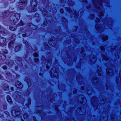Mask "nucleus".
Listing matches in <instances>:
<instances>
[{
	"label": "nucleus",
	"instance_id": "nucleus-1",
	"mask_svg": "<svg viewBox=\"0 0 121 121\" xmlns=\"http://www.w3.org/2000/svg\"><path fill=\"white\" fill-rule=\"evenodd\" d=\"M11 15L10 17V20L13 23H16V22L17 21V20L20 18V15L19 14L11 13L10 14V15Z\"/></svg>",
	"mask_w": 121,
	"mask_h": 121
},
{
	"label": "nucleus",
	"instance_id": "nucleus-2",
	"mask_svg": "<svg viewBox=\"0 0 121 121\" xmlns=\"http://www.w3.org/2000/svg\"><path fill=\"white\" fill-rule=\"evenodd\" d=\"M31 4L32 7V12H33L36 11V6L37 5V3L35 0H32L31 2Z\"/></svg>",
	"mask_w": 121,
	"mask_h": 121
},
{
	"label": "nucleus",
	"instance_id": "nucleus-3",
	"mask_svg": "<svg viewBox=\"0 0 121 121\" xmlns=\"http://www.w3.org/2000/svg\"><path fill=\"white\" fill-rule=\"evenodd\" d=\"M19 2V7L21 9L24 8L27 4L26 0H20Z\"/></svg>",
	"mask_w": 121,
	"mask_h": 121
},
{
	"label": "nucleus",
	"instance_id": "nucleus-4",
	"mask_svg": "<svg viewBox=\"0 0 121 121\" xmlns=\"http://www.w3.org/2000/svg\"><path fill=\"white\" fill-rule=\"evenodd\" d=\"M51 75L52 76L56 77V76L58 73H57V71L56 68H54L51 71Z\"/></svg>",
	"mask_w": 121,
	"mask_h": 121
},
{
	"label": "nucleus",
	"instance_id": "nucleus-5",
	"mask_svg": "<svg viewBox=\"0 0 121 121\" xmlns=\"http://www.w3.org/2000/svg\"><path fill=\"white\" fill-rule=\"evenodd\" d=\"M12 115L14 117H16L19 115L20 113V111L17 110H13L11 112Z\"/></svg>",
	"mask_w": 121,
	"mask_h": 121
},
{
	"label": "nucleus",
	"instance_id": "nucleus-6",
	"mask_svg": "<svg viewBox=\"0 0 121 121\" xmlns=\"http://www.w3.org/2000/svg\"><path fill=\"white\" fill-rule=\"evenodd\" d=\"M5 39L3 38L2 37L0 38V45L1 46H4L6 45Z\"/></svg>",
	"mask_w": 121,
	"mask_h": 121
},
{
	"label": "nucleus",
	"instance_id": "nucleus-7",
	"mask_svg": "<svg viewBox=\"0 0 121 121\" xmlns=\"http://www.w3.org/2000/svg\"><path fill=\"white\" fill-rule=\"evenodd\" d=\"M94 4V5L96 7V6L95 5L96 3H98V4H100V6H102V2L103 0H92Z\"/></svg>",
	"mask_w": 121,
	"mask_h": 121
},
{
	"label": "nucleus",
	"instance_id": "nucleus-8",
	"mask_svg": "<svg viewBox=\"0 0 121 121\" xmlns=\"http://www.w3.org/2000/svg\"><path fill=\"white\" fill-rule=\"evenodd\" d=\"M90 59L91 61L92 62H95L96 60V57L94 55H91L90 57Z\"/></svg>",
	"mask_w": 121,
	"mask_h": 121
},
{
	"label": "nucleus",
	"instance_id": "nucleus-9",
	"mask_svg": "<svg viewBox=\"0 0 121 121\" xmlns=\"http://www.w3.org/2000/svg\"><path fill=\"white\" fill-rule=\"evenodd\" d=\"M49 44L52 46H54L56 44L55 41L53 40V39H51L48 42Z\"/></svg>",
	"mask_w": 121,
	"mask_h": 121
},
{
	"label": "nucleus",
	"instance_id": "nucleus-10",
	"mask_svg": "<svg viewBox=\"0 0 121 121\" xmlns=\"http://www.w3.org/2000/svg\"><path fill=\"white\" fill-rule=\"evenodd\" d=\"M106 72L108 73L110 75H112L113 74V71L112 69H107L106 70Z\"/></svg>",
	"mask_w": 121,
	"mask_h": 121
},
{
	"label": "nucleus",
	"instance_id": "nucleus-11",
	"mask_svg": "<svg viewBox=\"0 0 121 121\" xmlns=\"http://www.w3.org/2000/svg\"><path fill=\"white\" fill-rule=\"evenodd\" d=\"M15 85L17 87L19 88H22V85L21 82H16Z\"/></svg>",
	"mask_w": 121,
	"mask_h": 121
},
{
	"label": "nucleus",
	"instance_id": "nucleus-12",
	"mask_svg": "<svg viewBox=\"0 0 121 121\" xmlns=\"http://www.w3.org/2000/svg\"><path fill=\"white\" fill-rule=\"evenodd\" d=\"M16 28V25L14 24H12L11 25L10 27V29L12 30H15Z\"/></svg>",
	"mask_w": 121,
	"mask_h": 121
},
{
	"label": "nucleus",
	"instance_id": "nucleus-13",
	"mask_svg": "<svg viewBox=\"0 0 121 121\" xmlns=\"http://www.w3.org/2000/svg\"><path fill=\"white\" fill-rule=\"evenodd\" d=\"M30 27V28H32L33 29H36L37 28V26L33 25L32 23H29V24Z\"/></svg>",
	"mask_w": 121,
	"mask_h": 121
},
{
	"label": "nucleus",
	"instance_id": "nucleus-14",
	"mask_svg": "<svg viewBox=\"0 0 121 121\" xmlns=\"http://www.w3.org/2000/svg\"><path fill=\"white\" fill-rule=\"evenodd\" d=\"M5 58V56L3 53L0 54V59H4Z\"/></svg>",
	"mask_w": 121,
	"mask_h": 121
},
{
	"label": "nucleus",
	"instance_id": "nucleus-15",
	"mask_svg": "<svg viewBox=\"0 0 121 121\" xmlns=\"http://www.w3.org/2000/svg\"><path fill=\"white\" fill-rule=\"evenodd\" d=\"M95 27L97 30L98 31H99L101 29L100 26V25L96 24L95 26Z\"/></svg>",
	"mask_w": 121,
	"mask_h": 121
},
{
	"label": "nucleus",
	"instance_id": "nucleus-16",
	"mask_svg": "<svg viewBox=\"0 0 121 121\" xmlns=\"http://www.w3.org/2000/svg\"><path fill=\"white\" fill-rule=\"evenodd\" d=\"M7 101L11 103L12 102V101L11 99V97L9 95H8L7 96Z\"/></svg>",
	"mask_w": 121,
	"mask_h": 121
},
{
	"label": "nucleus",
	"instance_id": "nucleus-17",
	"mask_svg": "<svg viewBox=\"0 0 121 121\" xmlns=\"http://www.w3.org/2000/svg\"><path fill=\"white\" fill-rule=\"evenodd\" d=\"M96 98L95 97H94L91 100V104L94 106V105L93 104V101H94V102L95 103L96 102Z\"/></svg>",
	"mask_w": 121,
	"mask_h": 121
},
{
	"label": "nucleus",
	"instance_id": "nucleus-18",
	"mask_svg": "<svg viewBox=\"0 0 121 121\" xmlns=\"http://www.w3.org/2000/svg\"><path fill=\"white\" fill-rule=\"evenodd\" d=\"M13 46L14 44L13 41H11L9 43V48L10 47H13Z\"/></svg>",
	"mask_w": 121,
	"mask_h": 121
},
{
	"label": "nucleus",
	"instance_id": "nucleus-19",
	"mask_svg": "<svg viewBox=\"0 0 121 121\" xmlns=\"http://www.w3.org/2000/svg\"><path fill=\"white\" fill-rule=\"evenodd\" d=\"M20 48V46H17L15 48V51L16 52H17L19 50Z\"/></svg>",
	"mask_w": 121,
	"mask_h": 121
},
{
	"label": "nucleus",
	"instance_id": "nucleus-20",
	"mask_svg": "<svg viewBox=\"0 0 121 121\" xmlns=\"http://www.w3.org/2000/svg\"><path fill=\"white\" fill-rule=\"evenodd\" d=\"M103 60H108L109 58L106 55H103Z\"/></svg>",
	"mask_w": 121,
	"mask_h": 121
},
{
	"label": "nucleus",
	"instance_id": "nucleus-21",
	"mask_svg": "<svg viewBox=\"0 0 121 121\" xmlns=\"http://www.w3.org/2000/svg\"><path fill=\"white\" fill-rule=\"evenodd\" d=\"M8 62H6V63L8 65H12L13 63V61L12 60H10L9 61H8Z\"/></svg>",
	"mask_w": 121,
	"mask_h": 121
},
{
	"label": "nucleus",
	"instance_id": "nucleus-22",
	"mask_svg": "<svg viewBox=\"0 0 121 121\" xmlns=\"http://www.w3.org/2000/svg\"><path fill=\"white\" fill-rule=\"evenodd\" d=\"M9 88L8 86L7 85H4V89L5 90H7L9 89Z\"/></svg>",
	"mask_w": 121,
	"mask_h": 121
},
{
	"label": "nucleus",
	"instance_id": "nucleus-23",
	"mask_svg": "<svg viewBox=\"0 0 121 121\" xmlns=\"http://www.w3.org/2000/svg\"><path fill=\"white\" fill-rule=\"evenodd\" d=\"M93 79V82L95 84L97 83V78L96 77H95V78H94Z\"/></svg>",
	"mask_w": 121,
	"mask_h": 121
},
{
	"label": "nucleus",
	"instance_id": "nucleus-24",
	"mask_svg": "<svg viewBox=\"0 0 121 121\" xmlns=\"http://www.w3.org/2000/svg\"><path fill=\"white\" fill-rule=\"evenodd\" d=\"M102 38L103 40L105 41L108 39V37L107 36H104L102 37Z\"/></svg>",
	"mask_w": 121,
	"mask_h": 121
},
{
	"label": "nucleus",
	"instance_id": "nucleus-25",
	"mask_svg": "<svg viewBox=\"0 0 121 121\" xmlns=\"http://www.w3.org/2000/svg\"><path fill=\"white\" fill-rule=\"evenodd\" d=\"M3 30V28L1 27V26H0V33H4V31Z\"/></svg>",
	"mask_w": 121,
	"mask_h": 121
},
{
	"label": "nucleus",
	"instance_id": "nucleus-26",
	"mask_svg": "<svg viewBox=\"0 0 121 121\" xmlns=\"http://www.w3.org/2000/svg\"><path fill=\"white\" fill-rule=\"evenodd\" d=\"M87 94L89 95L91 94L92 93V91L91 90H88L87 91Z\"/></svg>",
	"mask_w": 121,
	"mask_h": 121
},
{
	"label": "nucleus",
	"instance_id": "nucleus-27",
	"mask_svg": "<svg viewBox=\"0 0 121 121\" xmlns=\"http://www.w3.org/2000/svg\"><path fill=\"white\" fill-rule=\"evenodd\" d=\"M47 61L48 63V64H51L52 62V59L50 58L49 59H48V60H47L46 61Z\"/></svg>",
	"mask_w": 121,
	"mask_h": 121
},
{
	"label": "nucleus",
	"instance_id": "nucleus-28",
	"mask_svg": "<svg viewBox=\"0 0 121 121\" xmlns=\"http://www.w3.org/2000/svg\"><path fill=\"white\" fill-rule=\"evenodd\" d=\"M23 117L25 118H27L28 117L26 113H25L24 114Z\"/></svg>",
	"mask_w": 121,
	"mask_h": 121
},
{
	"label": "nucleus",
	"instance_id": "nucleus-29",
	"mask_svg": "<svg viewBox=\"0 0 121 121\" xmlns=\"http://www.w3.org/2000/svg\"><path fill=\"white\" fill-rule=\"evenodd\" d=\"M100 48L103 51V52L104 51L105 48L103 46L100 47Z\"/></svg>",
	"mask_w": 121,
	"mask_h": 121
},
{
	"label": "nucleus",
	"instance_id": "nucleus-30",
	"mask_svg": "<svg viewBox=\"0 0 121 121\" xmlns=\"http://www.w3.org/2000/svg\"><path fill=\"white\" fill-rule=\"evenodd\" d=\"M98 72H101V69L100 67L99 66L98 67Z\"/></svg>",
	"mask_w": 121,
	"mask_h": 121
},
{
	"label": "nucleus",
	"instance_id": "nucleus-31",
	"mask_svg": "<svg viewBox=\"0 0 121 121\" xmlns=\"http://www.w3.org/2000/svg\"><path fill=\"white\" fill-rule=\"evenodd\" d=\"M8 12H5L4 13V17H7V14H8Z\"/></svg>",
	"mask_w": 121,
	"mask_h": 121
},
{
	"label": "nucleus",
	"instance_id": "nucleus-32",
	"mask_svg": "<svg viewBox=\"0 0 121 121\" xmlns=\"http://www.w3.org/2000/svg\"><path fill=\"white\" fill-rule=\"evenodd\" d=\"M19 26H22L23 25V23L22 21H21L20 23L18 24Z\"/></svg>",
	"mask_w": 121,
	"mask_h": 121
},
{
	"label": "nucleus",
	"instance_id": "nucleus-33",
	"mask_svg": "<svg viewBox=\"0 0 121 121\" xmlns=\"http://www.w3.org/2000/svg\"><path fill=\"white\" fill-rule=\"evenodd\" d=\"M21 94L22 93L21 92H19L17 94V96L18 97V96H19V97H20L21 96Z\"/></svg>",
	"mask_w": 121,
	"mask_h": 121
},
{
	"label": "nucleus",
	"instance_id": "nucleus-34",
	"mask_svg": "<svg viewBox=\"0 0 121 121\" xmlns=\"http://www.w3.org/2000/svg\"><path fill=\"white\" fill-rule=\"evenodd\" d=\"M43 24L44 26L46 25L47 24V22L46 21H45L43 23Z\"/></svg>",
	"mask_w": 121,
	"mask_h": 121
},
{
	"label": "nucleus",
	"instance_id": "nucleus-35",
	"mask_svg": "<svg viewBox=\"0 0 121 121\" xmlns=\"http://www.w3.org/2000/svg\"><path fill=\"white\" fill-rule=\"evenodd\" d=\"M38 56V54L37 53H35L34 54V56L35 57H36Z\"/></svg>",
	"mask_w": 121,
	"mask_h": 121
},
{
	"label": "nucleus",
	"instance_id": "nucleus-36",
	"mask_svg": "<svg viewBox=\"0 0 121 121\" xmlns=\"http://www.w3.org/2000/svg\"><path fill=\"white\" fill-rule=\"evenodd\" d=\"M100 21V19L98 18H97L95 20V21L96 22H99Z\"/></svg>",
	"mask_w": 121,
	"mask_h": 121
},
{
	"label": "nucleus",
	"instance_id": "nucleus-37",
	"mask_svg": "<svg viewBox=\"0 0 121 121\" xmlns=\"http://www.w3.org/2000/svg\"><path fill=\"white\" fill-rule=\"evenodd\" d=\"M104 14L103 13V12H101L99 13V15L101 16H102Z\"/></svg>",
	"mask_w": 121,
	"mask_h": 121
},
{
	"label": "nucleus",
	"instance_id": "nucleus-38",
	"mask_svg": "<svg viewBox=\"0 0 121 121\" xmlns=\"http://www.w3.org/2000/svg\"><path fill=\"white\" fill-rule=\"evenodd\" d=\"M81 52H84V49L83 48H82L81 49Z\"/></svg>",
	"mask_w": 121,
	"mask_h": 121
},
{
	"label": "nucleus",
	"instance_id": "nucleus-39",
	"mask_svg": "<svg viewBox=\"0 0 121 121\" xmlns=\"http://www.w3.org/2000/svg\"><path fill=\"white\" fill-rule=\"evenodd\" d=\"M36 62H37L39 61V59L38 58H35L34 60Z\"/></svg>",
	"mask_w": 121,
	"mask_h": 121
},
{
	"label": "nucleus",
	"instance_id": "nucleus-40",
	"mask_svg": "<svg viewBox=\"0 0 121 121\" xmlns=\"http://www.w3.org/2000/svg\"><path fill=\"white\" fill-rule=\"evenodd\" d=\"M67 11L68 12H71V9L69 8H68L67 9Z\"/></svg>",
	"mask_w": 121,
	"mask_h": 121
},
{
	"label": "nucleus",
	"instance_id": "nucleus-41",
	"mask_svg": "<svg viewBox=\"0 0 121 121\" xmlns=\"http://www.w3.org/2000/svg\"><path fill=\"white\" fill-rule=\"evenodd\" d=\"M119 76L120 78V80H121V71H120L119 73Z\"/></svg>",
	"mask_w": 121,
	"mask_h": 121
},
{
	"label": "nucleus",
	"instance_id": "nucleus-42",
	"mask_svg": "<svg viewBox=\"0 0 121 121\" xmlns=\"http://www.w3.org/2000/svg\"><path fill=\"white\" fill-rule=\"evenodd\" d=\"M115 117V115H112L111 116V118L112 119H113Z\"/></svg>",
	"mask_w": 121,
	"mask_h": 121
},
{
	"label": "nucleus",
	"instance_id": "nucleus-43",
	"mask_svg": "<svg viewBox=\"0 0 121 121\" xmlns=\"http://www.w3.org/2000/svg\"><path fill=\"white\" fill-rule=\"evenodd\" d=\"M3 68L4 69H7V67L6 66H4L3 67Z\"/></svg>",
	"mask_w": 121,
	"mask_h": 121
},
{
	"label": "nucleus",
	"instance_id": "nucleus-44",
	"mask_svg": "<svg viewBox=\"0 0 121 121\" xmlns=\"http://www.w3.org/2000/svg\"><path fill=\"white\" fill-rule=\"evenodd\" d=\"M60 12L61 13H63L64 12V10L63 9H61L60 10Z\"/></svg>",
	"mask_w": 121,
	"mask_h": 121
},
{
	"label": "nucleus",
	"instance_id": "nucleus-45",
	"mask_svg": "<svg viewBox=\"0 0 121 121\" xmlns=\"http://www.w3.org/2000/svg\"><path fill=\"white\" fill-rule=\"evenodd\" d=\"M77 92V90H74L73 91V93L74 94L76 93Z\"/></svg>",
	"mask_w": 121,
	"mask_h": 121
},
{
	"label": "nucleus",
	"instance_id": "nucleus-46",
	"mask_svg": "<svg viewBox=\"0 0 121 121\" xmlns=\"http://www.w3.org/2000/svg\"><path fill=\"white\" fill-rule=\"evenodd\" d=\"M28 104H30L31 103V101L30 99H29L28 100Z\"/></svg>",
	"mask_w": 121,
	"mask_h": 121
},
{
	"label": "nucleus",
	"instance_id": "nucleus-47",
	"mask_svg": "<svg viewBox=\"0 0 121 121\" xmlns=\"http://www.w3.org/2000/svg\"><path fill=\"white\" fill-rule=\"evenodd\" d=\"M43 14H44L45 15H46V13H47V12H46V11H45L44 12H43Z\"/></svg>",
	"mask_w": 121,
	"mask_h": 121
},
{
	"label": "nucleus",
	"instance_id": "nucleus-48",
	"mask_svg": "<svg viewBox=\"0 0 121 121\" xmlns=\"http://www.w3.org/2000/svg\"><path fill=\"white\" fill-rule=\"evenodd\" d=\"M3 108H4L5 109L6 108V105H4L3 106Z\"/></svg>",
	"mask_w": 121,
	"mask_h": 121
},
{
	"label": "nucleus",
	"instance_id": "nucleus-49",
	"mask_svg": "<svg viewBox=\"0 0 121 121\" xmlns=\"http://www.w3.org/2000/svg\"><path fill=\"white\" fill-rule=\"evenodd\" d=\"M8 52V51L6 50L5 51V52H4V53H7Z\"/></svg>",
	"mask_w": 121,
	"mask_h": 121
},
{
	"label": "nucleus",
	"instance_id": "nucleus-50",
	"mask_svg": "<svg viewBox=\"0 0 121 121\" xmlns=\"http://www.w3.org/2000/svg\"><path fill=\"white\" fill-rule=\"evenodd\" d=\"M63 19H64V20H63L65 22H66V19L65 18H64Z\"/></svg>",
	"mask_w": 121,
	"mask_h": 121
},
{
	"label": "nucleus",
	"instance_id": "nucleus-51",
	"mask_svg": "<svg viewBox=\"0 0 121 121\" xmlns=\"http://www.w3.org/2000/svg\"><path fill=\"white\" fill-rule=\"evenodd\" d=\"M81 89L82 90H83L84 89V87H83L82 86L81 87Z\"/></svg>",
	"mask_w": 121,
	"mask_h": 121
},
{
	"label": "nucleus",
	"instance_id": "nucleus-52",
	"mask_svg": "<svg viewBox=\"0 0 121 121\" xmlns=\"http://www.w3.org/2000/svg\"><path fill=\"white\" fill-rule=\"evenodd\" d=\"M7 74L8 75H9L10 74V73L9 72H8V73H7Z\"/></svg>",
	"mask_w": 121,
	"mask_h": 121
},
{
	"label": "nucleus",
	"instance_id": "nucleus-53",
	"mask_svg": "<svg viewBox=\"0 0 121 121\" xmlns=\"http://www.w3.org/2000/svg\"><path fill=\"white\" fill-rule=\"evenodd\" d=\"M99 76H101V73L100 72H99Z\"/></svg>",
	"mask_w": 121,
	"mask_h": 121
},
{
	"label": "nucleus",
	"instance_id": "nucleus-54",
	"mask_svg": "<svg viewBox=\"0 0 121 121\" xmlns=\"http://www.w3.org/2000/svg\"><path fill=\"white\" fill-rule=\"evenodd\" d=\"M3 77H2L0 75V79H2Z\"/></svg>",
	"mask_w": 121,
	"mask_h": 121
},
{
	"label": "nucleus",
	"instance_id": "nucleus-55",
	"mask_svg": "<svg viewBox=\"0 0 121 121\" xmlns=\"http://www.w3.org/2000/svg\"><path fill=\"white\" fill-rule=\"evenodd\" d=\"M6 114L8 115H9V113L7 112H6Z\"/></svg>",
	"mask_w": 121,
	"mask_h": 121
},
{
	"label": "nucleus",
	"instance_id": "nucleus-56",
	"mask_svg": "<svg viewBox=\"0 0 121 121\" xmlns=\"http://www.w3.org/2000/svg\"><path fill=\"white\" fill-rule=\"evenodd\" d=\"M39 16V14H35V16Z\"/></svg>",
	"mask_w": 121,
	"mask_h": 121
},
{
	"label": "nucleus",
	"instance_id": "nucleus-57",
	"mask_svg": "<svg viewBox=\"0 0 121 121\" xmlns=\"http://www.w3.org/2000/svg\"><path fill=\"white\" fill-rule=\"evenodd\" d=\"M46 67H47V69H48L49 68V66L48 65H47V66Z\"/></svg>",
	"mask_w": 121,
	"mask_h": 121
},
{
	"label": "nucleus",
	"instance_id": "nucleus-58",
	"mask_svg": "<svg viewBox=\"0 0 121 121\" xmlns=\"http://www.w3.org/2000/svg\"><path fill=\"white\" fill-rule=\"evenodd\" d=\"M25 35H26L25 34H23L22 35V36L23 37H25Z\"/></svg>",
	"mask_w": 121,
	"mask_h": 121
},
{
	"label": "nucleus",
	"instance_id": "nucleus-59",
	"mask_svg": "<svg viewBox=\"0 0 121 121\" xmlns=\"http://www.w3.org/2000/svg\"><path fill=\"white\" fill-rule=\"evenodd\" d=\"M115 56L117 58L118 57H119L116 54L115 55Z\"/></svg>",
	"mask_w": 121,
	"mask_h": 121
},
{
	"label": "nucleus",
	"instance_id": "nucleus-60",
	"mask_svg": "<svg viewBox=\"0 0 121 121\" xmlns=\"http://www.w3.org/2000/svg\"><path fill=\"white\" fill-rule=\"evenodd\" d=\"M13 87H11V90H13Z\"/></svg>",
	"mask_w": 121,
	"mask_h": 121
},
{
	"label": "nucleus",
	"instance_id": "nucleus-61",
	"mask_svg": "<svg viewBox=\"0 0 121 121\" xmlns=\"http://www.w3.org/2000/svg\"><path fill=\"white\" fill-rule=\"evenodd\" d=\"M98 8V9H100V7H98L97 8Z\"/></svg>",
	"mask_w": 121,
	"mask_h": 121
},
{
	"label": "nucleus",
	"instance_id": "nucleus-62",
	"mask_svg": "<svg viewBox=\"0 0 121 121\" xmlns=\"http://www.w3.org/2000/svg\"><path fill=\"white\" fill-rule=\"evenodd\" d=\"M44 58L43 57H42V60H44Z\"/></svg>",
	"mask_w": 121,
	"mask_h": 121
},
{
	"label": "nucleus",
	"instance_id": "nucleus-63",
	"mask_svg": "<svg viewBox=\"0 0 121 121\" xmlns=\"http://www.w3.org/2000/svg\"><path fill=\"white\" fill-rule=\"evenodd\" d=\"M28 42H26L25 43V44H28Z\"/></svg>",
	"mask_w": 121,
	"mask_h": 121
},
{
	"label": "nucleus",
	"instance_id": "nucleus-64",
	"mask_svg": "<svg viewBox=\"0 0 121 121\" xmlns=\"http://www.w3.org/2000/svg\"><path fill=\"white\" fill-rule=\"evenodd\" d=\"M87 1L86 0H84V2H86Z\"/></svg>",
	"mask_w": 121,
	"mask_h": 121
}]
</instances>
